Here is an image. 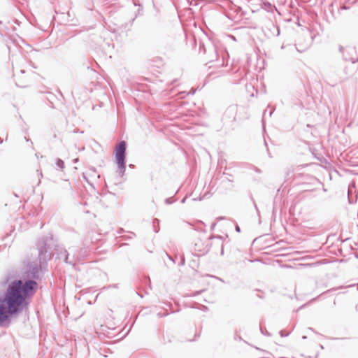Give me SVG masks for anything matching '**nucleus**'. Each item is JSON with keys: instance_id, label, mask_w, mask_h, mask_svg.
Here are the masks:
<instances>
[{"instance_id": "f257e3e1", "label": "nucleus", "mask_w": 358, "mask_h": 358, "mask_svg": "<svg viewBox=\"0 0 358 358\" xmlns=\"http://www.w3.org/2000/svg\"><path fill=\"white\" fill-rule=\"evenodd\" d=\"M48 238L41 237L38 239L36 247L38 250V262L27 260L24 262V271L22 272V280H15L8 287L12 286L17 287L23 297L24 303H29V299L31 298L38 287L36 282L41 277L42 269L47 266V262L51 259V252L48 248Z\"/></svg>"}, {"instance_id": "f03ea898", "label": "nucleus", "mask_w": 358, "mask_h": 358, "mask_svg": "<svg viewBox=\"0 0 358 358\" xmlns=\"http://www.w3.org/2000/svg\"><path fill=\"white\" fill-rule=\"evenodd\" d=\"M29 303H24L20 290L15 286L7 288L0 297V326L9 320L10 317L22 313L28 309Z\"/></svg>"}, {"instance_id": "7ed1b4c3", "label": "nucleus", "mask_w": 358, "mask_h": 358, "mask_svg": "<svg viewBox=\"0 0 358 358\" xmlns=\"http://www.w3.org/2000/svg\"><path fill=\"white\" fill-rule=\"evenodd\" d=\"M126 149L127 143L124 141H120L115 148L117 173L120 178L124 175L126 171Z\"/></svg>"}, {"instance_id": "20e7f679", "label": "nucleus", "mask_w": 358, "mask_h": 358, "mask_svg": "<svg viewBox=\"0 0 358 358\" xmlns=\"http://www.w3.org/2000/svg\"><path fill=\"white\" fill-rule=\"evenodd\" d=\"M199 52L206 55V59L208 62L217 60V50L216 47L210 41H208L207 44L200 43Z\"/></svg>"}, {"instance_id": "39448f33", "label": "nucleus", "mask_w": 358, "mask_h": 358, "mask_svg": "<svg viewBox=\"0 0 358 358\" xmlns=\"http://www.w3.org/2000/svg\"><path fill=\"white\" fill-rule=\"evenodd\" d=\"M339 50L341 52H342L343 58L344 60L351 62L352 64H355L358 61V57L355 55V50L354 48H344L342 46H340Z\"/></svg>"}, {"instance_id": "423d86ee", "label": "nucleus", "mask_w": 358, "mask_h": 358, "mask_svg": "<svg viewBox=\"0 0 358 358\" xmlns=\"http://www.w3.org/2000/svg\"><path fill=\"white\" fill-rule=\"evenodd\" d=\"M262 8L266 10L268 12H273V10L276 9L275 6L268 1L263 2L262 4Z\"/></svg>"}, {"instance_id": "0eeeda50", "label": "nucleus", "mask_w": 358, "mask_h": 358, "mask_svg": "<svg viewBox=\"0 0 358 358\" xmlns=\"http://www.w3.org/2000/svg\"><path fill=\"white\" fill-rule=\"evenodd\" d=\"M56 166L60 169L63 170L64 168V162L62 159L57 158L56 159Z\"/></svg>"}, {"instance_id": "6e6552de", "label": "nucleus", "mask_w": 358, "mask_h": 358, "mask_svg": "<svg viewBox=\"0 0 358 358\" xmlns=\"http://www.w3.org/2000/svg\"><path fill=\"white\" fill-rule=\"evenodd\" d=\"M176 201V199H175L173 197H169V198L166 199L164 202L166 204L169 205V204L174 203Z\"/></svg>"}, {"instance_id": "1a4fd4ad", "label": "nucleus", "mask_w": 358, "mask_h": 358, "mask_svg": "<svg viewBox=\"0 0 358 358\" xmlns=\"http://www.w3.org/2000/svg\"><path fill=\"white\" fill-rule=\"evenodd\" d=\"M188 3L190 6H196L197 5V0H187Z\"/></svg>"}, {"instance_id": "9d476101", "label": "nucleus", "mask_w": 358, "mask_h": 358, "mask_svg": "<svg viewBox=\"0 0 358 358\" xmlns=\"http://www.w3.org/2000/svg\"><path fill=\"white\" fill-rule=\"evenodd\" d=\"M64 255H65L64 262H65L66 263H69V262H68V259H69V253H68L67 250H64Z\"/></svg>"}, {"instance_id": "9b49d317", "label": "nucleus", "mask_w": 358, "mask_h": 358, "mask_svg": "<svg viewBox=\"0 0 358 358\" xmlns=\"http://www.w3.org/2000/svg\"><path fill=\"white\" fill-rule=\"evenodd\" d=\"M135 236V234L133 232H129V235L127 236H123L124 238L128 239V238H133Z\"/></svg>"}, {"instance_id": "f8f14e48", "label": "nucleus", "mask_w": 358, "mask_h": 358, "mask_svg": "<svg viewBox=\"0 0 358 358\" xmlns=\"http://www.w3.org/2000/svg\"><path fill=\"white\" fill-rule=\"evenodd\" d=\"M272 113H273V110H270V111H268V110L266 109V110H264V111L263 116L264 117V116H266V114H268V116H270V117H271V115H272Z\"/></svg>"}, {"instance_id": "ddd939ff", "label": "nucleus", "mask_w": 358, "mask_h": 358, "mask_svg": "<svg viewBox=\"0 0 358 358\" xmlns=\"http://www.w3.org/2000/svg\"><path fill=\"white\" fill-rule=\"evenodd\" d=\"M260 330L263 334L270 336V334L266 330L264 331L262 327H260Z\"/></svg>"}, {"instance_id": "4468645a", "label": "nucleus", "mask_w": 358, "mask_h": 358, "mask_svg": "<svg viewBox=\"0 0 358 358\" xmlns=\"http://www.w3.org/2000/svg\"><path fill=\"white\" fill-rule=\"evenodd\" d=\"M203 290L196 291L195 292H194L192 294V296H197V295L200 294L201 292H203Z\"/></svg>"}, {"instance_id": "2eb2a0df", "label": "nucleus", "mask_w": 358, "mask_h": 358, "mask_svg": "<svg viewBox=\"0 0 358 358\" xmlns=\"http://www.w3.org/2000/svg\"><path fill=\"white\" fill-rule=\"evenodd\" d=\"M155 223H157V224H159V220L158 219H155L154 221H153V226L154 227H155Z\"/></svg>"}, {"instance_id": "dca6fc26", "label": "nucleus", "mask_w": 358, "mask_h": 358, "mask_svg": "<svg viewBox=\"0 0 358 358\" xmlns=\"http://www.w3.org/2000/svg\"><path fill=\"white\" fill-rule=\"evenodd\" d=\"M201 309L205 311L208 310V307L203 305L201 306Z\"/></svg>"}, {"instance_id": "f3484780", "label": "nucleus", "mask_w": 358, "mask_h": 358, "mask_svg": "<svg viewBox=\"0 0 358 358\" xmlns=\"http://www.w3.org/2000/svg\"><path fill=\"white\" fill-rule=\"evenodd\" d=\"M280 336H281L282 337L287 336L289 335V334H285V333H283V331H280Z\"/></svg>"}, {"instance_id": "a211bd4d", "label": "nucleus", "mask_w": 358, "mask_h": 358, "mask_svg": "<svg viewBox=\"0 0 358 358\" xmlns=\"http://www.w3.org/2000/svg\"><path fill=\"white\" fill-rule=\"evenodd\" d=\"M109 287L117 288L118 285H117V284H115V285H109L107 288H109Z\"/></svg>"}, {"instance_id": "6ab92c4d", "label": "nucleus", "mask_w": 358, "mask_h": 358, "mask_svg": "<svg viewBox=\"0 0 358 358\" xmlns=\"http://www.w3.org/2000/svg\"><path fill=\"white\" fill-rule=\"evenodd\" d=\"M24 140H25L26 141H27V142H30L31 145L33 144V143H32V141H31V139H30V138H27L26 136L24 137Z\"/></svg>"}, {"instance_id": "aec40b11", "label": "nucleus", "mask_w": 358, "mask_h": 358, "mask_svg": "<svg viewBox=\"0 0 358 358\" xmlns=\"http://www.w3.org/2000/svg\"><path fill=\"white\" fill-rule=\"evenodd\" d=\"M236 231L238 232H240L241 229H240L239 226H238V225L236 226Z\"/></svg>"}, {"instance_id": "412c9836", "label": "nucleus", "mask_w": 358, "mask_h": 358, "mask_svg": "<svg viewBox=\"0 0 358 358\" xmlns=\"http://www.w3.org/2000/svg\"><path fill=\"white\" fill-rule=\"evenodd\" d=\"M276 29H277V36H278L280 34V29L278 27H276Z\"/></svg>"}, {"instance_id": "4be33fe9", "label": "nucleus", "mask_w": 358, "mask_h": 358, "mask_svg": "<svg viewBox=\"0 0 358 358\" xmlns=\"http://www.w3.org/2000/svg\"><path fill=\"white\" fill-rule=\"evenodd\" d=\"M222 249H221V255H223L224 253V249H223V244L221 245Z\"/></svg>"}, {"instance_id": "5701e85b", "label": "nucleus", "mask_w": 358, "mask_h": 358, "mask_svg": "<svg viewBox=\"0 0 358 358\" xmlns=\"http://www.w3.org/2000/svg\"><path fill=\"white\" fill-rule=\"evenodd\" d=\"M177 81H178V80H177V79L173 80L171 82V85H175V83H176Z\"/></svg>"}, {"instance_id": "b1692460", "label": "nucleus", "mask_w": 358, "mask_h": 358, "mask_svg": "<svg viewBox=\"0 0 358 358\" xmlns=\"http://www.w3.org/2000/svg\"><path fill=\"white\" fill-rule=\"evenodd\" d=\"M186 197L183 198L181 201V203H184L185 202Z\"/></svg>"}, {"instance_id": "393cba45", "label": "nucleus", "mask_w": 358, "mask_h": 358, "mask_svg": "<svg viewBox=\"0 0 358 358\" xmlns=\"http://www.w3.org/2000/svg\"><path fill=\"white\" fill-rule=\"evenodd\" d=\"M167 256H168V257L169 258V259H171V261H173V259H172V257H171V256H169L168 254H167Z\"/></svg>"}, {"instance_id": "a878e982", "label": "nucleus", "mask_w": 358, "mask_h": 358, "mask_svg": "<svg viewBox=\"0 0 358 358\" xmlns=\"http://www.w3.org/2000/svg\"><path fill=\"white\" fill-rule=\"evenodd\" d=\"M336 289H337L336 288L332 289V290H336ZM331 289H329L327 292H331Z\"/></svg>"}, {"instance_id": "bb28decb", "label": "nucleus", "mask_w": 358, "mask_h": 358, "mask_svg": "<svg viewBox=\"0 0 358 358\" xmlns=\"http://www.w3.org/2000/svg\"><path fill=\"white\" fill-rule=\"evenodd\" d=\"M2 143H3V139H1V138H0V144H1Z\"/></svg>"}, {"instance_id": "cd10ccee", "label": "nucleus", "mask_w": 358, "mask_h": 358, "mask_svg": "<svg viewBox=\"0 0 358 358\" xmlns=\"http://www.w3.org/2000/svg\"><path fill=\"white\" fill-rule=\"evenodd\" d=\"M303 306H300V308L298 309V310H300V309H301V308H303Z\"/></svg>"}, {"instance_id": "c85d7f7f", "label": "nucleus", "mask_w": 358, "mask_h": 358, "mask_svg": "<svg viewBox=\"0 0 358 358\" xmlns=\"http://www.w3.org/2000/svg\"><path fill=\"white\" fill-rule=\"evenodd\" d=\"M122 231H123V229H121L120 230V231H118V234H120V232H122Z\"/></svg>"}, {"instance_id": "c756f323", "label": "nucleus", "mask_w": 358, "mask_h": 358, "mask_svg": "<svg viewBox=\"0 0 358 358\" xmlns=\"http://www.w3.org/2000/svg\"><path fill=\"white\" fill-rule=\"evenodd\" d=\"M122 231H123V229H121L120 230V231H118V234H120V232H122Z\"/></svg>"}, {"instance_id": "7c9ffc66", "label": "nucleus", "mask_w": 358, "mask_h": 358, "mask_svg": "<svg viewBox=\"0 0 358 358\" xmlns=\"http://www.w3.org/2000/svg\"><path fill=\"white\" fill-rule=\"evenodd\" d=\"M122 231H123V229H121L120 230V231H118V234H120V232H122Z\"/></svg>"}, {"instance_id": "2f4dec72", "label": "nucleus", "mask_w": 358, "mask_h": 358, "mask_svg": "<svg viewBox=\"0 0 358 358\" xmlns=\"http://www.w3.org/2000/svg\"><path fill=\"white\" fill-rule=\"evenodd\" d=\"M255 208L257 209V210L258 211V209H257V205L255 203Z\"/></svg>"}, {"instance_id": "473e14b6", "label": "nucleus", "mask_w": 358, "mask_h": 358, "mask_svg": "<svg viewBox=\"0 0 358 358\" xmlns=\"http://www.w3.org/2000/svg\"><path fill=\"white\" fill-rule=\"evenodd\" d=\"M158 230H159V229H155V232H157V231H158Z\"/></svg>"}, {"instance_id": "72a5a7b5", "label": "nucleus", "mask_w": 358, "mask_h": 358, "mask_svg": "<svg viewBox=\"0 0 358 358\" xmlns=\"http://www.w3.org/2000/svg\"><path fill=\"white\" fill-rule=\"evenodd\" d=\"M353 286H354L353 285H350L348 286V287H352Z\"/></svg>"}, {"instance_id": "f704fd0d", "label": "nucleus", "mask_w": 358, "mask_h": 358, "mask_svg": "<svg viewBox=\"0 0 358 358\" xmlns=\"http://www.w3.org/2000/svg\"><path fill=\"white\" fill-rule=\"evenodd\" d=\"M280 358H285V357H280Z\"/></svg>"}]
</instances>
